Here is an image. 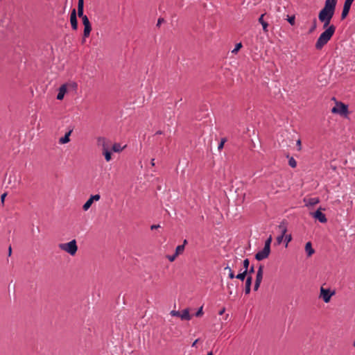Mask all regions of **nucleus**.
<instances>
[{
  "label": "nucleus",
  "instance_id": "nucleus-1",
  "mask_svg": "<svg viewBox=\"0 0 355 355\" xmlns=\"http://www.w3.org/2000/svg\"><path fill=\"white\" fill-rule=\"evenodd\" d=\"M324 28V31L320 34L316 41L315 46L317 50H321L331 40L336 31V26L333 24Z\"/></svg>",
  "mask_w": 355,
  "mask_h": 355
},
{
  "label": "nucleus",
  "instance_id": "nucleus-2",
  "mask_svg": "<svg viewBox=\"0 0 355 355\" xmlns=\"http://www.w3.org/2000/svg\"><path fill=\"white\" fill-rule=\"evenodd\" d=\"M335 11L328 8H323L319 12L318 19L323 23V28H327L330 24L331 20L334 17Z\"/></svg>",
  "mask_w": 355,
  "mask_h": 355
},
{
  "label": "nucleus",
  "instance_id": "nucleus-3",
  "mask_svg": "<svg viewBox=\"0 0 355 355\" xmlns=\"http://www.w3.org/2000/svg\"><path fill=\"white\" fill-rule=\"evenodd\" d=\"M59 248L71 256H73L78 250V246L75 239L66 243H60Z\"/></svg>",
  "mask_w": 355,
  "mask_h": 355
},
{
  "label": "nucleus",
  "instance_id": "nucleus-4",
  "mask_svg": "<svg viewBox=\"0 0 355 355\" xmlns=\"http://www.w3.org/2000/svg\"><path fill=\"white\" fill-rule=\"evenodd\" d=\"M331 112L347 117L349 113L348 106L342 102H336L335 106L331 109Z\"/></svg>",
  "mask_w": 355,
  "mask_h": 355
},
{
  "label": "nucleus",
  "instance_id": "nucleus-5",
  "mask_svg": "<svg viewBox=\"0 0 355 355\" xmlns=\"http://www.w3.org/2000/svg\"><path fill=\"white\" fill-rule=\"evenodd\" d=\"M67 87H71V88H73V89L76 90L77 89V87H78V85L75 82H71V83H67V84L62 85L59 87V89H58V95H57V99L58 100H62L63 99L65 94L67 93Z\"/></svg>",
  "mask_w": 355,
  "mask_h": 355
},
{
  "label": "nucleus",
  "instance_id": "nucleus-6",
  "mask_svg": "<svg viewBox=\"0 0 355 355\" xmlns=\"http://www.w3.org/2000/svg\"><path fill=\"white\" fill-rule=\"evenodd\" d=\"M334 293V291H331L330 289H327L322 286L320 288V297L322 298L325 303H328L330 301L331 296H333Z\"/></svg>",
  "mask_w": 355,
  "mask_h": 355
},
{
  "label": "nucleus",
  "instance_id": "nucleus-7",
  "mask_svg": "<svg viewBox=\"0 0 355 355\" xmlns=\"http://www.w3.org/2000/svg\"><path fill=\"white\" fill-rule=\"evenodd\" d=\"M171 315L173 316H177L183 320H191V315L189 314V311L188 309H185L182 310V312H180L178 311H172L171 312Z\"/></svg>",
  "mask_w": 355,
  "mask_h": 355
},
{
  "label": "nucleus",
  "instance_id": "nucleus-8",
  "mask_svg": "<svg viewBox=\"0 0 355 355\" xmlns=\"http://www.w3.org/2000/svg\"><path fill=\"white\" fill-rule=\"evenodd\" d=\"M270 252V250L263 247V248L261 250L259 251L255 254V259L258 261H261L263 259H265L269 256Z\"/></svg>",
  "mask_w": 355,
  "mask_h": 355
},
{
  "label": "nucleus",
  "instance_id": "nucleus-9",
  "mask_svg": "<svg viewBox=\"0 0 355 355\" xmlns=\"http://www.w3.org/2000/svg\"><path fill=\"white\" fill-rule=\"evenodd\" d=\"M101 198V196L99 194L92 195L90 196V198L86 201V202L83 205V209L84 211H87L89 209L92 204L94 201H98Z\"/></svg>",
  "mask_w": 355,
  "mask_h": 355
},
{
  "label": "nucleus",
  "instance_id": "nucleus-10",
  "mask_svg": "<svg viewBox=\"0 0 355 355\" xmlns=\"http://www.w3.org/2000/svg\"><path fill=\"white\" fill-rule=\"evenodd\" d=\"M354 0H345L341 14V19H344L348 15L351 6Z\"/></svg>",
  "mask_w": 355,
  "mask_h": 355
},
{
  "label": "nucleus",
  "instance_id": "nucleus-11",
  "mask_svg": "<svg viewBox=\"0 0 355 355\" xmlns=\"http://www.w3.org/2000/svg\"><path fill=\"white\" fill-rule=\"evenodd\" d=\"M311 215L314 218L318 220L322 223H324L327 220L325 214L321 211V208H319L314 213H311Z\"/></svg>",
  "mask_w": 355,
  "mask_h": 355
},
{
  "label": "nucleus",
  "instance_id": "nucleus-12",
  "mask_svg": "<svg viewBox=\"0 0 355 355\" xmlns=\"http://www.w3.org/2000/svg\"><path fill=\"white\" fill-rule=\"evenodd\" d=\"M70 22H71L72 28L73 30H76L78 28V21H77L76 12L75 9H73L71 13Z\"/></svg>",
  "mask_w": 355,
  "mask_h": 355
},
{
  "label": "nucleus",
  "instance_id": "nucleus-13",
  "mask_svg": "<svg viewBox=\"0 0 355 355\" xmlns=\"http://www.w3.org/2000/svg\"><path fill=\"white\" fill-rule=\"evenodd\" d=\"M279 229L281 231V234L277 238V241L278 243H281L285 236V234L286 233L287 229L286 225L282 223L279 225Z\"/></svg>",
  "mask_w": 355,
  "mask_h": 355
},
{
  "label": "nucleus",
  "instance_id": "nucleus-14",
  "mask_svg": "<svg viewBox=\"0 0 355 355\" xmlns=\"http://www.w3.org/2000/svg\"><path fill=\"white\" fill-rule=\"evenodd\" d=\"M304 202H305V205L309 206H313L319 203L320 200L318 198H310L308 199L304 198Z\"/></svg>",
  "mask_w": 355,
  "mask_h": 355
},
{
  "label": "nucleus",
  "instance_id": "nucleus-15",
  "mask_svg": "<svg viewBox=\"0 0 355 355\" xmlns=\"http://www.w3.org/2000/svg\"><path fill=\"white\" fill-rule=\"evenodd\" d=\"M252 281V277L251 275H249L248 277H247L246 280H245V293L246 295H248L250 293Z\"/></svg>",
  "mask_w": 355,
  "mask_h": 355
},
{
  "label": "nucleus",
  "instance_id": "nucleus-16",
  "mask_svg": "<svg viewBox=\"0 0 355 355\" xmlns=\"http://www.w3.org/2000/svg\"><path fill=\"white\" fill-rule=\"evenodd\" d=\"M337 0H326L324 8L335 11Z\"/></svg>",
  "mask_w": 355,
  "mask_h": 355
},
{
  "label": "nucleus",
  "instance_id": "nucleus-17",
  "mask_svg": "<svg viewBox=\"0 0 355 355\" xmlns=\"http://www.w3.org/2000/svg\"><path fill=\"white\" fill-rule=\"evenodd\" d=\"M97 143H98V145L102 146L103 151L105 150H108V146L107 144V141L105 137H98L97 139Z\"/></svg>",
  "mask_w": 355,
  "mask_h": 355
},
{
  "label": "nucleus",
  "instance_id": "nucleus-18",
  "mask_svg": "<svg viewBox=\"0 0 355 355\" xmlns=\"http://www.w3.org/2000/svg\"><path fill=\"white\" fill-rule=\"evenodd\" d=\"M305 251L307 254L308 257H311L312 254H314L315 250L312 248V244L311 242H307L305 245Z\"/></svg>",
  "mask_w": 355,
  "mask_h": 355
},
{
  "label": "nucleus",
  "instance_id": "nucleus-19",
  "mask_svg": "<svg viewBox=\"0 0 355 355\" xmlns=\"http://www.w3.org/2000/svg\"><path fill=\"white\" fill-rule=\"evenodd\" d=\"M263 266L262 265H260L259 268H258V270L257 272V275H256L255 281L261 283V281H262V279H263Z\"/></svg>",
  "mask_w": 355,
  "mask_h": 355
},
{
  "label": "nucleus",
  "instance_id": "nucleus-20",
  "mask_svg": "<svg viewBox=\"0 0 355 355\" xmlns=\"http://www.w3.org/2000/svg\"><path fill=\"white\" fill-rule=\"evenodd\" d=\"M71 133V130H69L64 135V137L60 138L59 143L61 144H64L68 143L70 141L69 136H70Z\"/></svg>",
  "mask_w": 355,
  "mask_h": 355
},
{
  "label": "nucleus",
  "instance_id": "nucleus-21",
  "mask_svg": "<svg viewBox=\"0 0 355 355\" xmlns=\"http://www.w3.org/2000/svg\"><path fill=\"white\" fill-rule=\"evenodd\" d=\"M264 14H262L259 18V22L262 25L263 30L265 32L268 31V24L263 20Z\"/></svg>",
  "mask_w": 355,
  "mask_h": 355
},
{
  "label": "nucleus",
  "instance_id": "nucleus-22",
  "mask_svg": "<svg viewBox=\"0 0 355 355\" xmlns=\"http://www.w3.org/2000/svg\"><path fill=\"white\" fill-rule=\"evenodd\" d=\"M125 146H121V145L119 143H115L113 144L112 150L114 153H120L121 152Z\"/></svg>",
  "mask_w": 355,
  "mask_h": 355
},
{
  "label": "nucleus",
  "instance_id": "nucleus-23",
  "mask_svg": "<svg viewBox=\"0 0 355 355\" xmlns=\"http://www.w3.org/2000/svg\"><path fill=\"white\" fill-rule=\"evenodd\" d=\"M91 31H92L91 25L84 26V32H83L84 37H88L89 36Z\"/></svg>",
  "mask_w": 355,
  "mask_h": 355
},
{
  "label": "nucleus",
  "instance_id": "nucleus-24",
  "mask_svg": "<svg viewBox=\"0 0 355 355\" xmlns=\"http://www.w3.org/2000/svg\"><path fill=\"white\" fill-rule=\"evenodd\" d=\"M83 7L84 4L78 3V15L79 17L83 18L84 16H85L83 13Z\"/></svg>",
  "mask_w": 355,
  "mask_h": 355
},
{
  "label": "nucleus",
  "instance_id": "nucleus-25",
  "mask_svg": "<svg viewBox=\"0 0 355 355\" xmlns=\"http://www.w3.org/2000/svg\"><path fill=\"white\" fill-rule=\"evenodd\" d=\"M224 270L228 271V277H229V278H230V279L235 278L234 272L232 270L231 267H230L229 266H225L224 268Z\"/></svg>",
  "mask_w": 355,
  "mask_h": 355
},
{
  "label": "nucleus",
  "instance_id": "nucleus-26",
  "mask_svg": "<svg viewBox=\"0 0 355 355\" xmlns=\"http://www.w3.org/2000/svg\"><path fill=\"white\" fill-rule=\"evenodd\" d=\"M248 274L247 270H244L242 272H239L237 275H235V278L243 281Z\"/></svg>",
  "mask_w": 355,
  "mask_h": 355
},
{
  "label": "nucleus",
  "instance_id": "nucleus-27",
  "mask_svg": "<svg viewBox=\"0 0 355 355\" xmlns=\"http://www.w3.org/2000/svg\"><path fill=\"white\" fill-rule=\"evenodd\" d=\"M184 250V245H180L176 247L175 252V254L178 256L179 254H181Z\"/></svg>",
  "mask_w": 355,
  "mask_h": 355
},
{
  "label": "nucleus",
  "instance_id": "nucleus-28",
  "mask_svg": "<svg viewBox=\"0 0 355 355\" xmlns=\"http://www.w3.org/2000/svg\"><path fill=\"white\" fill-rule=\"evenodd\" d=\"M103 154L105 156V159L107 162H110L111 160V153L109 151V150H103Z\"/></svg>",
  "mask_w": 355,
  "mask_h": 355
},
{
  "label": "nucleus",
  "instance_id": "nucleus-29",
  "mask_svg": "<svg viewBox=\"0 0 355 355\" xmlns=\"http://www.w3.org/2000/svg\"><path fill=\"white\" fill-rule=\"evenodd\" d=\"M288 164L291 167L295 168L297 166V162L293 157H291L289 158Z\"/></svg>",
  "mask_w": 355,
  "mask_h": 355
},
{
  "label": "nucleus",
  "instance_id": "nucleus-30",
  "mask_svg": "<svg viewBox=\"0 0 355 355\" xmlns=\"http://www.w3.org/2000/svg\"><path fill=\"white\" fill-rule=\"evenodd\" d=\"M241 47H242L241 43L236 44L234 49L232 51V53L234 54H236Z\"/></svg>",
  "mask_w": 355,
  "mask_h": 355
},
{
  "label": "nucleus",
  "instance_id": "nucleus-31",
  "mask_svg": "<svg viewBox=\"0 0 355 355\" xmlns=\"http://www.w3.org/2000/svg\"><path fill=\"white\" fill-rule=\"evenodd\" d=\"M271 241H272V237L270 236L268 239H266V241H265V244H264V247L266 248H268L269 250H270V243H271Z\"/></svg>",
  "mask_w": 355,
  "mask_h": 355
},
{
  "label": "nucleus",
  "instance_id": "nucleus-32",
  "mask_svg": "<svg viewBox=\"0 0 355 355\" xmlns=\"http://www.w3.org/2000/svg\"><path fill=\"white\" fill-rule=\"evenodd\" d=\"M249 264H250V261L248 259H245L243 260V268L245 269L244 270L248 271V268H249Z\"/></svg>",
  "mask_w": 355,
  "mask_h": 355
},
{
  "label": "nucleus",
  "instance_id": "nucleus-33",
  "mask_svg": "<svg viewBox=\"0 0 355 355\" xmlns=\"http://www.w3.org/2000/svg\"><path fill=\"white\" fill-rule=\"evenodd\" d=\"M82 20H83V24L84 26L91 25V24L89 22V19H88V17L87 16H84L82 18Z\"/></svg>",
  "mask_w": 355,
  "mask_h": 355
},
{
  "label": "nucleus",
  "instance_id": "nucleus-34",
  "mask_svg": "<svg viewBox=\"0 0 355 355\" xmlns=\"http://www.w3.org/2000/svg\"><path fill=\"white\" fill-rule=\"evenodd\" d=\"M284 241L286 242V246L288 245V243L291 241L292 237L291 234H286L284 236Z\"/></svg>",
  "mask_w": 355,
  "mask_h": 355
},
{
  "label": "nucleus",
  "instance_id": "nucleus-35",
  "mask_svg": "<svg viewBox=\"0 0 355 355\" xmlns=\"http://www.w3.org/2000/svg\"><path fill=\"white\" fill-rule=\"evenodd\" d=\"M226 141H227V139L225 138L221 139V141H220V142L219 143V144L218 146V149L219 150H220L223 148L224 144L226 142Z\"/></svg>",
  "mask_w": 355,
  "mask_h": 355
},
{
  "label": "nucleus",
  "instance_id": "nucleus-36",
  "mask_svg": "<svg viewBox=\"0 0 355 355\" xmlns=\"http://www.w3.org/2000/svg\"><path fill=\"white\" fill-rule=\"evenodd\" d=\"M202 314H203L202 306H201V307L199 308V309L196 313V317H200V316L202 315Z\"/></svg>",
  "mask_w": 355,
  "mask_h": 355
},
{
  "label": "nucleus",
  "instance_id": "nucleus-37",
  "mask_svg": "<svg viewBox=\"0 0 355 355\" xmlns=\"http://www.w3.org/2000/svg\"><path fill=\"white\" fill-rule=\"evenodd\" d=\"M177 257L178 256L175 254H174L173 255H168L167 259L169 260V261L173 262V261H175Z\"/></svg>",
  "mask_w": 355,
  "mask_h": 355
},
{
  "label": "nucleus",
  "instance_id": "nucleus-38",
  "mask_svg": "<svg viewBox=\"0 0 355 355\" xmlns=\"http://www.w3.org/2000/svg\"><path fill=\"white\" fill-rule=\"evenodd\" d=\"M261 282L255 281L254 285V290L256 291L259 289L260 286Z\"/></svg>",
  "mask_w": 355,
  "mask_h": 355
},
{
  "label": "nucleus",
  "instance_id": "nucleus-39",
  "mask_svg": "<svg viewBox=\"0 0 355 355\" xmlns=\"http://www.w3.org/2000/svg\"><path fill=\"white\" fill-rule=\"evenodd\" d=\"M288 22L291 24V25H293L295 24V17L294 16H292L291 17L288 18Z\"/></svg>",
  "mask_w": 355,
  "mask_h": 355
},
{
  "label": "nucleus",
  "instance_id": "nucleus-40",
  "mask_svg": "<svg viewBox=\"0 0 355 355\" xmlns=\"http://www.w3.org/2000/svg\"><path fill=\"white\" fill-rule=\"evenodd\" d=\"M254 272V266H252L250 268H248V273H249L250 275H251Z\"/></svg>",
  "mask_w": 355,
  "mask_h": 355
},
{
  "label": "nucleus",
  "instance_id": "nucleus-41",
  "mask_svg": "<svg viewBox=\"0 0 355 355\" xmlns=\"http://www.w3.org/2000/svg\"><path fill=\"white\" fill-rule=\"evenodd\" d=\"M163 21H164L163 18H159L157 20V26L159 27Z\"/></svg>",
  "mask_w": 355,
  "mask_h": 355
},
{
  "label": "nucleus",
  "instance_id": "nucleus-42",
  "mask_svg": "<svg viewBox=\"0 0 355 355\" xmlns=\"http://www.w3.org/2000/svg\"><path fill=\"white\" fill-rule=\"evenodd\" d=\"M159 227H160L159 225H151L150 229L152 230H156V229L159 228Z\"/></svg>",
  "mask_w": 355,
  "mask_h": 355
},
{
  "label": "nucleus",
  "instance_id": "nucleus-43",
  "mask_svg": "<svg viewBox=\"0 0 355 355\" xmlns=\"http://www.w3.org/2000/svg\"><path fill=\"white\" fill-rule=\"evenodd\" d=\"M315 19H314V24L313 25V26L311 27V28L310 29V32L311 33L312 31H313L315 30V28H316V25H315Z\"/></svg>",
  "mask_w": 355,
  "mask_h": 355
},
{
  "label": "nucleus",
  "instance_id": "nucleus-44",
  "mask_svg": "<svg viewBox=\"0 0 355 355\" xmlns=\"http://www.w3.org/2000/svg\"><path fill=\"white\" fill-rule=\"evenodd\" d=\"M6 195H7V194H6V193H3V194L1 195V202H3L4 199H5L6 196Z\"/></svg>",
  "mask_w": 355,
  "mask_h": 355
},
{
  "label": "nucleus",
  "instance_id": "nucleus-45",
  "mask_svg": "<svg viewBox=\"0 0 355 355\" xmlns=\"http://www.w3.org/2000/svg\"><path fill=\"white\" fill-rule=\"evenodd\" d=\"M297 146L298 150H300L301 149V141L300 139L297 140Z\"/></svg>",
  "mask_w": 355,
  "mask_h": 355
},
{
  "label": "nucleus",
  "instance_id": "nucleus-46",
  "mask_svg": "<svg viewBox=\"0 0 355 355\" xmlns=\"http://www.w3.org/2000/svg\"><path fill=\"white\" fill-rule=\"evenodd\" d=\"M11 253H12V248H11V246H10L8 248V255L10 256Z\"/></svg>",
  "mask_w": 355,
  "mask_h": 355
},
{
  "label": "nucleus",
  "instance_id": "nucleus-47",
  "mask_svg": "<svg viewBox=\"0 0 355 355\" xmlns=\"http://www.w3.org/2000/svg\"><path fill=\"white\" fill-rule=\"evenodd\" d=\"M198 340L197 339V340H196L193 343V344H192V347L196 346V343H197Z\"/></svg>",
  "mask_w": 355,
  "mask_h": 355
},
{
  "label": "nucleus",
  "instance_id": "nucleus-48",
  "mask_svg": "<svg viewBox=\"0 0 355 355\" xmlns=\"http://www.w3.org/2000/svg\"><path fill=\"white\" fill-rule=\"evenodd\" d=\"M187 243V239H184V241H183V244L184 245V247H185V245Z\"/></svg>",
  "mask_w": 355,
  "mask_h": 355
},
{
  "label": "nucleus",
  "instance_id": "nucleus-49",
  "mask_svg": "<svg viewBox=\"0 0 355 355\" xmlns=\"http://www.w3.org/2000/svg\"><path fill=\"white\" fill-rule=\"evenodd\" d=\"M225 311V309H222L220 312H219V315H223V313Z\"/></svg>",
  "mask_w": 355,
  "mask_h": 355
},
{
  "label": "nucleus",
  "instance_id": "nucleus-50",
  "mask_svg": "<svg viewBox=\"0 0 355 355\" xmlns=\"http://www.w3.org/2000/svg\"><path fill=\"white\" fill-rule=\"evenodd\" d=\"M78 3L84 4V0H78Z\"/></svg>",
  "mask_w": 355,
  "mask_h": 355
},
{
  "label": "nucleus",
  "instance_id": "nucleus-51",
  "mask_svg": "<svg viewBox=\"0 0 355 355\" xmlns=\"http://www.w3.org/2000/svg\"><path fill=\"white\" fill-rule=\"evenodd\" d=\"M162 133V131L159 130L156 132V135H161Z\"/></svg>",
  "mask_w": 355,
  "mask_h": 355
},
{
  "label": "nucleus",
  "instance_id": "nucleus-52",
  "mask_svg": "<svg viewBox=\"0 0 355 355\" xmlns=\"http://www.w3.org/2000/svg\"><path fill=\"white\" fill-rule=\"evenodd\" d=\"M207 355H214V354H213V353L211 352H209L207 353Z\"/></svg>",
  "mask_w": 355,
  "mask_h": 355
},
{
  "label": "nucleus",
  "instance_id": "nucleus-53",
  "mask_svg": "<svg viewBox=\"0 0 355 355\" xmlns=\"http://www.w3.org/2000/svg\"><path fill=\"white\" fill-rule=\"evenodd\" d=\"M154 160H155V159H152V161H151V164H152V165H154Z\"/></svg>",
  "mask_w": 355,
  "mask_h": 355
}]
</instances>
